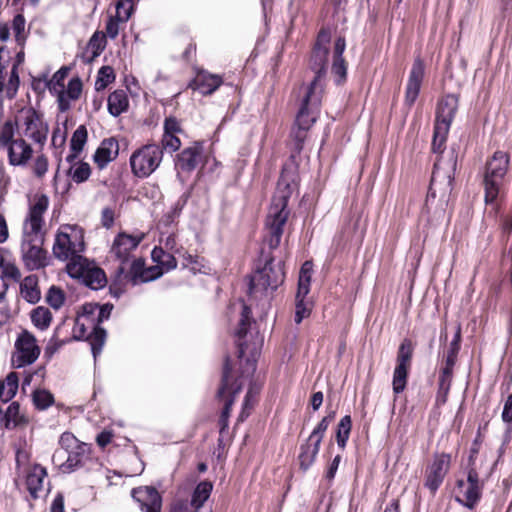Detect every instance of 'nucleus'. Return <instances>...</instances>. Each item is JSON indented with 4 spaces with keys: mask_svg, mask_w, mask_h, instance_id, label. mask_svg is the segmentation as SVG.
Segmentation results:
<instances>
[{
    "mask_svg": "<svg viewBox=\"0 0 512 512\" xmlns=\"http://www.w3.org/2000/svg\"><path fill=\"white\" fill-rule=\"evenodd\" d=\"M49 207V198L36 194L29 202L28 212L22 226L21 253L29 270H38L48 264V254L43 248L45 224L44 214Z\"/></svg>",
    "mask_w": 512,
    "mask_h": 512,
    "instance_id": "obj_1",
    "label": "nucleus"
},
{
    "mask_svg": "<svg viewBox=\"0 0 512 512\" xmlns=\"http://www.w3.org/2000/svg\"><path fill=\"white\" fill-rule=\"evenodd\" d=\"M292 177L287 170H283L277 183L276 193L273 196L271 206L266 218L268 234L266 241L271 249L279 246L283 234V227L287 222L289 211L288 199L291 195Z\"/></svg>",
    "mask_w": 512,
    "mask_h": 512,
    "instance_id": "obj_2",
    "label": "nucleus"
},
{
    "mask_svg": "<svg viewBox=\"0 0 512 512\" xmlns=\"http://www.w3.org/2000/svg\"><path fill=\"white\" fill-rule=\"evenodd\" d=\"M85 249L83 230L75 225H62L55 234L52 252L60 261L81 262L85 257L82 253Z\"/></svg>",
    "mask_w": 512,
    "mask_h": 512,
    "instance_id": "obj_3",
    "label": "nucleus"
},
{
    "mask_svg": "<svg viewBox=\"0 0 512 512\" xmlns=\"http://www.w3.org/2000/svg\"><path fill=\"white\" fill-rule=\"evenodd\" d=\"M510 163V156L504 151H496L486 162L484 189L486 204L494 203L500 194Z\"/></svg>",
    "mask_w": 512,
    "mask_h": 512,
    "instance_id": "obj_4",
    "label": "nucleus"
},
{
    "mask_svg": "<svg viewBox=\"0 0 512 512\" xmlns=\"http://www.w3.org/2000/svg\"><path fill=\"white\" fill-rule=\"evenodd\" d=\"M285 273L282 264H274L273 258L266 260L262 268H258L250 279L249 292L252 296H267L284 281Z\"/></svg>",
    "mask_w": 512,
    "mask_h": 512,
    "instance_id": "obj_5",
    "label": "nucleus"
},
{
    "mask_svg": "<svg viewBox=\"0 0 512 512\" xmlns=\"http://www.w3.org/2000/svg\"><path fill=\"white\" fill-rule=\"evenodd\" d=\"M458 109V97L454 94L446 95L438 104L432 149L434 152H442L450 125Z\"/></svg>",
    "mask_w": 512,
    "mask_h": 512,
    "instance_id": "obj_6",
    "label": "nucleus"
},
{
    "mask_svg": "<svg viewBox=\"0 0 512 512\" xmlns=\"http://www.w3.org/2000/svg\"><path fill=\"white\" fill-rule=\"evenodd\" d=\"M15 124L21 137H27L43 145L48 135V125L43 117L32 107H23L15 117Z\"/></svg>",
    "mask_w": 512,
    "mask_h": 512,
    "instance_id": "obj_7",
    "label": "nucleus"
},
{
    "mask_svg": "<svg viewBox=\"0 0 512 512\" xmlns=\"http://www.w3.org/2000/svg\"><path fill=\"white\" fill-rule=\"evenodd\" d=\"M163 151L156 144H147L137 149L130 156L132 173L138 178L150 176L160 165Z\"/></svg>",
    "mask_w": 512,
    "mask_h": 512,
    "instance_id": "obj_8",
    "label": "nucleus"
},
{
    "mask_svg": "<svg viewBox=\"0 0 512 512\" xmlns=\"http://www.w3.org/2000/svg\"><path fill=\"white\" fill-rule=\"evenodd\" d=\"M250 325L251 310L247 305L241 303V318L239 320V327L236 330L240 358H244L248 355L255 357L263 342L262 337L257 331L253 332L249 330Z\"/></svg>",
    "mask_w": 512,
    "mask_h": 512,
    "instance_id": "obj_9",
    "label": "nucleus"
},
{
    "mask_svg": "<svg viewBox=\"0 0 512 512\" xmlns=\"http://www.w3.org/2000/svg\"><path fill=\"white\" fill-rule=\"evenodd\" d=\"M73 335L76 339L85 337L89 339L94 358L101 353L106 339V331L95 324V317H91L84 308L75 320Z\"/></svg>",
    "mask_w": 512,
    "mask_h": 512,
    "instance_id": "obj_10",
    "label": "nucleus"
},
{
    "mask_svg": "<svg viewBox=\"0 0 512 512\" xmlns=\"http://www.w3.org/2000/svg\"><path fill=\"white\" fill-rule=\"evenodd\" d=\"M323 93L324 92H322V88L317 81L313 85H308L305 88L301 107L296 116V126L304 129H310V127L316 122L319 115Z\"/></svg>",
    "mask_w": 512,
    "mask_h": 512,
    "instance_id": "obj_11",
    "label": "nucleus"
},
{
    "mask_svg": "<svg viewBox=\"0 0 512 512\" xmlns=\"http://www.w3.org/2000/svg\"><path fill=\"white\" fill-rule=\"evenodd\" d=\"M41 348L36 337L28 330L20 332L15 340L11 363L14 368L33 364L39 357Z\"/></svg>",
    "mask_w": 512,
    "mask_h": 512,
    "instance_id": "obj_12",
    "label": "nucleus"
},
{
    "mask_svg": "<svg viewBox=\"0 0 512 512\" xmlns=\"http://www.w3.org/2000/svg\"><path fill=\"white\" fill-rule=\"evenodd\" d=\"M67 273L75 279L81 280L92 289L102 288L106 283V276L102 269L84 258L81 262L67 263Z\"/></svg>",
    "mask_w": 512,
    "mask_h": 512,
    "instance_id": "obj_13",
    "label": "nucleus"
},
{
    "mask_svg": "<svg viewBox=\"0 0 512 512\" xmlns=\"http://www.w3.org/2000/svg\"><path fill=\"white\" fill-rule=\"evenodd\" d=\"M329 43L330 33L326 30H321L310 60V67L314 71L315 76L309 85H313L317 81L322 88V92H324V76L328 61Z\"/></svg>",
    "mask_w": 512,
    "mask_h": 512,
    "instance_id": "obj_14",
    "label": "nucleus"
},
{
    "mask_svg": "<svg viewBox=\"0 0 512 512\" xmlns=\"http://www.w3.org/2000/svg\"><path fill=\"white\" fill-rule=\"evenodd\" d=\"M143 235H130L127 233H119L112 244L110 254L119 261L116 270L117 276H121L125 272V265L128 264L132 257V252L138 247L143 240Z\"/></svg>",
    "mask_w": 512,
    "mask_h": 512,
    "instance_id": "obj_15",
    "label": "nucleus"
},
{
    "mask_svg": "<svg viewBox=\"0 0 512 512\" xmlns=\"http://www.w3.org/2000/svg\"><path fill=\"white\" fill-rule=\"evenodd\" d=\"M454 168L455 163L452 160L446 166L440 160L435 162L428 196L435 198L439 194L441 198H445L450 194Z\"/></svg>",
    "mask_w": 512,
    "mask_h": 512,
    "instance_id": "obj_16",
    "label": "nucleus"
},
{
    "mask_svg": "<svg viewBox=\"0 0 512 512\" xmlns=\"http://www.w3.org/2000/svg\"><path fill=\"white\" fill-rule=\"evenodd\" d=\"M312 272V262H304L299 272L298 288L296 293L295 322L297 324L310 314L309 303L305 302V297L310 291Z\"/></svg>",
    "mask_w": 512,
    "mask_h": 512,
    "instance_id": "obj_17",
    "label": "nucleus"
},
{
    "mask_svg": "<svg viewBox=\"0 0 512 512\" xmlns=\"http://www.w3.org/2000/svg\"><path fill=\"white\" fill-rule=\"evenodd\" d=\"M230 371L231 366L229 364V360L226 359L223 369L222 386L218 391V397L224 400V408L219 419L221 432L228 427V419L235 395L242 389V383L236 385L230 383Z\"/></svg>",
    "mask_w": 512,
    "mask_h": 512,
    "instance_id": "obj_18",
    "label": "nucleus"
},
{
    "mask_svg": "<svg viewBox=\"0 0 512 512\" xmlns=\"http://www.w3.org/2000/svg\"><path fill=\"white\" fill-rule=\"evenodd\" d=\"M458 487L460 489V496L457 501L469 509H473L480 501L483 483L480 482L478 472L474 468H470L467 475V480H459Z\"/></svg>",
    "mask_w": 512,
    "mask_h": 512,
    "instance_id": "obj_19",
    "label": "nucleus"
},
{
    "mask_svg": "<svg viewBox=\"0 0 512 512\" xmlns=\"http://www.w3.org/2000/svg\"><path fill=\"white\" fill-rule=\"evenodd\" d=\"M89 452L90 447L86 443H82L66 454L63 450H56L52 456V461L60 467L62 472L71 473L83 465Z\"/></svg>",
    "mask_w": 512,
    "mask_h": 512,
    "instance_id": "obj_20",
    "label": "nucleus"
},
{
    "mask_svg": "<svg viewBox=\"0 0 512 512\" xmlns=\"http://www.w3.org/2000/svg\"><path fill=\"white\" fill-rule=\"evenodd\" d=\"M450 467V456L442 453L435 455L433 462L426 469L425 487L435 492L444 480Z\"/></svg>",
    "mask_w": 512,
    "mask_h": 512,
    "instance_id": "obj_21",
    "label": "nucleus"
},
{
    "mask_svg": "<svg viewBox=\"0 0 512 512\" xmlns=\"http://www.w3.org/2000/svg\"><path fill=\"white\" fill-rule=\"evenodd\" d=\"M424 72V62L421 58L417 57L413 62L406 86L405 101L409 106L413 105L418 97Z\"/></svg>",
    "mask_w": 512,
    "mask_h": 512,
    "instance_id": "obj_22",
    "label": "nucleus"
},
{
    "mask_svg": "<svg viewBox=\"0 0 512 512\" xmlns=\"http://www.w3.org/2000/svg\"><path fill=\"white\" fill-rule=\"evenodd\" d=\"M132 497L140 504L145 512H160L161 497L158 491L150 486L138 487L132 490Z\"/></svg>",
    "mask_w": 512,
    "mask_h": 512,
    "instance_id": "obj_23",
    "label": "nucleus"
},
{
    "mask_svg": "<svg viewBox=\"0 0 512 512\" xmlns=\"http://www.w3.org/2000/svg\"><path fill=\"white\" fill-rule=\"evenodd\" d=\"M69 68H60L52 78L47 82V88L50 93L57 97L59 110L65 112L69 109V100L65 93V79L68 76Z\"/></svg>",
    "mask_w": 512,
    "mask_h": 512,
    "instance_id": "obj_24",
    "label": "nucleus"
},
{
    "mask_svg": "<svg viewBox=\"0 0 512 512\" xmlns=\"http://www.w3.org/2000/svg\"><path fill=\"white\" fill-rule=\"evenodd\" d=\"M182 128L179 121L174 117H168L164 122V134L161 140L162 147L169 152L177 151L181 146L178 134H181Z\"/></svg>",
    "mask_w": 512,
    "mask_h": 512,
    "instance_id": "obj_25",
    "label": "nucleus"
},
{
    "mask_svg": "<svg viewBox=\"0 0 512 512\" xmlns=\"http://www.w3.org/2000/svg\"><path fill=\"white\" fill-rule=\"evenodd\" d=\"M9 163L13 166H24L32 158L33 149L24 138L20 137L7 148Z\"/></svg>",
    "mask_w": 512,
    "mask_h": 512,
    "instance_id": "obj_26",
    "label": "nucleus"
},
{
    "mask_svg": "<svg viewBox=\"0 0 512 512\" xmlns=\"http://www.w3.org/2000/svg\"><path fill=\"white\" fill-rule=\"evenodd\" d=\"M132 6L126 5L122 0H119L116 4V14L110 16L106 28L105 37L115 39L119 34L120 25L128 21L131 15Z\"/></svg>",
    "mask_w": 512,
    "mask_h": 512,
    "instance_id": "obj_27",
    "label": "nucleus"
},
{
    "mask_svg": "<svg viewBox=\"0 0 512 512\" xmlns=\"http://www.w3.org/2000/svg\"><path fill=\"white\" fill-rule=\"evenodd\" d=\"M221 76L210 74L206 71H199L195 78L189 83L188 87L198 90L203 95H209L215 92L222 84Z\"/></svg>",
    "mask_w": 512,
    "mask_h": 512,
    "instance_id": "obj_28",
    "label": "nucleus"
},
{
    "mask_svg": "<svg viewBox=\"0 0 512 512\" xmlns=\"http://www.w3.org/2000/svg\"><path fill=\"white\" fill-rule=\"evenodd\" d=\"M119 154V144L115 138L104 139L96 150L93 159L99 168H104Z\"/></svg>",
    "mask_w": 512,
    "mask_h": 512,
    "instance_id": "obj_29",
    "label": "nucleus"
},
{
    "mask_svg": "<svg viewBox=\"0 0 512 512\" xmlns=\"http://www.w3.org/2000/svg\"><path fill=\"white\" fill-rule=\"evenodd\" d=\"M202 147L195 143L193 146L185 148L178 156L176 167L184 172H191L198 166L201 158Z\"/></svg>",
    "mask_w": 512,
    "mask_h": 512,
    "instance_id": "obj_30",
    "label": "nucleus"
},
{
    "mask_svg": "<svg viewBox=\"0 0 512 512\" xmlns=\"http://www.w3.org/2000/svg\"><path fill=\"white\" fill-rule=\"evenodd\" d=\"M47 472L45 468L40 465L33 466L27 474L26 485L30 495L33 498H38L40 492L44 490L45 479Z\"/></svg>",
    "mask_w": 512,
    "mask_h": 512,
    "instance_id": "obj_31",
    "label": "nucleus"
},
{
    "mask_svg": "<svg viewBox=\"0 0 512 512\" xmlns=\"http://www.w3.org/2000/svg\"><path fill=\"white\" fill-rule=\"evenodd\" d=\"M322 441L308 437L307 441L301 445L299 453V463L303 470L309 469L316 460Z\"/></svg>",
    "mask_w": 512,
    "mask_h": 512,
    "instance_id": "obj_32",
    "label": "nucleus"
},
{
    "mask_svg": "<svg viewBox=\"0 0 512 512\" xmlns=\"http://www.w3.org/2000/svg\"><path fill=\"white\" fill-rule=\"evenodd\" d=\"M3 420L6 429L22 428L29 423L28 417L21 411L18 402H12L8 406L3 414Z\"/></svg>",
    "mask_w": 512,
    "mask_h": 512,
    "instance_id": "obj_33",
    "label": "nucleus"
},
{
    "mask_svg": "<svg viewBox=\"0 0 512 512\" xmlns=\"http://www.w3.org/2000/svg\"><path fill=\"white\" fill-rule=\"evenodd\" d=\"M145 266L144 261L142 259H134L131 263L128 262L125 265V272L121 276H117L120 281L126 280L132 282V284L137 285L142 283V275H144Z\"/></svg>",
    "mask_w": 512,
    "mask_h": 512,
    "instance_id": "obj_34",
    "label": "nucleus"
},
{
    "mask_svg": "<svg viewBox=\"0 0 512 512\" xmlns=\"http://www.w3.org/2000/svg\"><path fill=\"white\" fill-rule=\"evenodd\" d=\"M129 100L124 90H116L108 97V111L113 116H119L128 109Z\"/></svg>",
    "mask_w": 512,
    "mask_h": 512,
    "instance_id": "obj_35",
    "label": "nucleus"
},
{
    "mask_svg": "<svg viewBox=\"0 0 512 512\" xmlns=\"http://www.w3.org/2000/svg\"><path fill=\"white\" fill-rule=\"evenodd\" d=\"M20 292L26 301L36 303L40 299L37 277L34 275L25 277L20 284Z\"/></svg>",
    "mask_w": 512,
    "mask_h": 512,
    "instance_id": "obj_36",
    "label": "nucleus"
},
{
    "mask_svg": "<svg viewBox=\"0 0 512 512\" xmlns=\"http://www.w3.org/2000/svg\"><path fill=\"white\" fill-rule=\"evenodd\" d=\"M18 381L19 378L15 372H10L3 381H0V401L8 402L16 395Z\"/></svg>",
    "mask_w": 512,
    "mask_h": 512,
    "instance_id": "obj_37",
    "label": "nucleus"
},
{
    "mask_svg": "<svg viewBox=\"0 0 512 512\" xmlns=\"http://www.w3.org/2000/svg\"><path fill=\"white\" fill-rule=\"evenodd\" d=\"M151 257L157 265L164 271H169L177 266V261L170 251L165 250L162 246L155 247L152 250Z\"/></svg>",
    "mask_w": 512,
    "mask_h": 512,
    "instance_id": "obj_38",
    "label": "nucleus"
},
{
    "mask_svg": "<svg viewBox=\"0 0 512 512\" xmlns=\"http://www.w3.org/2000/svg\"><path fill=\"white\" fill-rule=\"evenodd\" d=\"M31 321L39 330H46L52 321V314L46 307L39 306L31 311Z\"/></svg>",
    "mask_w": 512,
    "mask_h": 512,
    "instance_id": "obj_39",
    "label": "nucleus"
},
{
    "mask_svg": "<svg viewBox=\"0 0 512 512\" xmlns=\"http://www.w3.org/2000/svg\"><path fill=\"white\" fill-rule=\"evenodd\" d=\"M67 173L75 183H82L90 177L91 168L88 163L78 161L69 167Z\"/></svg>",
    "mask_w": 512,
    "mask_h": 512,
    "instance_id": "obj_40",
    "label": "nucleus"
},
{
    "mask_svg": "<svg viewBox=\"0 0 512 512\" xmlns=\"http://www.w3.org/2000/svg\"><path fill=\"white\" fill-rule=\"evenodd\" d=\"M211 491L212 484L210 482L204 481L197 485L191 500V506L195 508L194 512L202 507L204 502L209 498Z\"/></svg>",
    "mask_w": 512,
    "mask_h": 512,
    "instance_id": "obj_41",
    "label": "nucleus"
},
{
    "mask_svg": "<svg viewBox=\"0 0 512 512\" xmlns=\"http://www.w3.org/2000/svg\"><path fill=\"white\" fill-rule=\"evenodd\" d=\"M85 311L91 315V317H95V324L99 326L101 322L107 320L110 317V314L113 309V305L104 304L99 306L97 304H86L83 306Z\"/></svg>",
    "mask_w": 512,
    "mask_h": 512,
    "instance_id": "obj_42",
    "label": "nucleus"
},
{
    "mask_svg": "<svg viewBox=\"0 0 512 512\" xmlns=\"http://www.w3.org/2000/svg\"><path fill=\"white\" fill-rule=\"evenodd\" d=\"M412 353V343L410 340L405 339L399 347L396 366H401L402 368L410 369Z\"/></svg>",
    "mask_w": 512,
    "mask_h": 512,
    "instance_id": "obj_43",
    "label": "nucleus"
},
{
    "mask_svg": "<svg viewBox=\"0 0 512 512\" xmlns=\"http://www.w3.org/2000/svg\"><path fill=\"white\" fill-rule=\"evenodd\" d=\"M352 421L349 415L341 418L336 432V441L339 447L344 448L349 438Z\"/></svg>",
    "mask_w": 512,
    "mask_h": 512,
    "instance_id": "obj_44",
    "label": "nucleus"
},
{
    "mask_svg": "<svg viewBox=\"0 0 512 512\" xmlns=\"http://www.w3.org/2000/svg\"><path fill=\"white\" fill-rule=\"evenodd\" d=\"M26 20L22 14H17L12 21V30L17 44L22 47L25 44L27 32L25 29Z\"/></svg>",
    "mask_w": 512,
    "mask_h": 512,
    "instance_id": "obj_45",
    "label": "nucleus"
},
{
    "mask_svg": "<svg viewBox=\"0 0 512 512\" xmlns=\"http://www.w3.org/2000/svg\"><path fill=\"white\" fill-rule=\"evenodd\" d=\"M15 121L8 120L6 121L0 131V146L7 148L12 143L15 142Z\"/></svg>",
    "mask_w": 512,
    "mask_h": 512,
    "instance_id": "obj_46",
    "label": "nucleus"
},
{
    "mask_svg": "<svg viewBox=\"0 0 512 512\" xmlns=\"http://www.w3.org/2000/svg\"><path fill=\"white\" fill-rule=\"evenodd\" d=\"M408 371L409 368H402L401 366L395 367L392 381L394 393L399 394L405 389Z\"/></svg>",
    "mask_w": 512,
    "mask_h": 512,
    "instance_id": "obj_47",
    "label": "nucleus"
},
{
    "mask_svg": "<svg viewBox=\"0 0 512 512\" xmlns=\"http://www.w3.org/2000/svg\"><path fill=\"white\" fill-rule=\"evenodd\" d=\"M453 367L454 364L452 357H446L445 366L443 367L439 377V385L442 390H450Z\"/></svg>",
    "mask_w": 512,
    "mask_h": 512,
    "instance_id": "obj_48",
    "label": "nucleus"
},
{
    "mask_svg": "<svg viewBox=\"0 0 512 512\" xmlns=\"http://www.w3.org/2000/svg\"><path fill=\"white\" fill-rule=\"evenodd\" d=\"M87 140V130L81 125L73 133L70 141V149L75 152H81Z\"/></svg>",
    "mask_w": 512,
    "mask_h": 512,
    "instance_id": "obj_49",
    "label": "nucleus"
},
{
    "mask_svg": "<svg viewBox=\"0 0 512 512\" xmlns=\"http://www.w3.org/2000/svg\"><path fill=\"white\" fill-rule=\"evenodd\" d=\"M115 79V75L113 69L109 66H103L100 68L98 72V77L95 82L96 90H102L107 87V85L113 82Z\"/></svg>",
    "mask_w": 512,
    "mask_h": 512,
    "instance_id": "obj_50",
    "label": "nucleus"
},
{
    "mask_svg": "<svg viewBox=\"0 0 512 512\" xmlns=\"http://www.w3.org/2000/svg\"><path fill=\"white\" fill-rule=\"evenodd\" d=\"M19 84H20V80H19L18 68H17V65H13V67L10 71V76H9L7 85H6V97L7 98L13 99L16 96L18 89H19Z\"/></svg>",
    "mask_w": 512,
    "mask_h": 512,
    "instance_id": "obj_51",
    "label": "nucleus"
},
{
    "mask_svg": "<svg viewBox=\"0 0 512 512\" xmlns=\"http://www.w3.org/2000/svg\"><path fill=\"white\" fill-rule=\"evenodd\" d=\"M33 402L38 409L44 410L52 405L53 395L47 390H36L33 394Z\"/></svg>",
    "mask_w": 512,
    "mask_h": 512,
    "instance_id": "obj_52",
    "label": "nucleus"
},
{
    "mask_svg": "<svg viewBox=\"0 0 512 512\" xmlns=\"http://www.w3.org/2000/svg\"><path fill=\"white\" fill-rule=\"evenodd\" d=\"M46 300L52 308L59 309L64 304V292L61 289L52 286L47 293Z\"/></svg>",
    "mask_w": 512,
    "mask_h": 512,
    "instance_id": "obj_53",
    "label": "nucleus"
},
{
    "mask_svg": "<svg viewBox=\"0 0 512 512\" xmlns=\"http://www.w3.org/2000/svg\"><path fill=\"white\" fill-rule=\"evenodd\" d=\"M334 417H335L334 412H331L329 415L325 416L317 424V426L313 429V431L311 432V434L309 436H311L313 439L322 441V439L325 435V432L327 431L328 426L333 421Z\"/></svg>",
    "mask_w": 512,
    "mask_h": 512,
    "instance_id": "obj_54",
    "label": "nucleus"
},
{
    "mask_svg": "<svg viewBox=\"0 0 512 512\" xmlns=\"http://www.w3.org/2000/svg\"><path fill=\"white\" fill-rule=\"evenodd\" d=\"M82 92V81L78 78H72L65 89L66 98L70 101L77 100Z\"/></svg>",
    "mask_w": 512,
    "mask_h": 512,
    "instance_id": "obj_55",
    "label": "nucleus"
},
{
    "mask_svg": "<svg viewBox=\"0 0 512 512\" xmlns=\"http://www.w3.org/2000/svg\"><path fill=\"white\" fill-rule=\"evenodd\" d=\"M81 444L82 443H80L72 433L65 432L61 435L59 439V445L61 447L59 450L65 451L66 454L67 452L77 448Z\"/></svg>",
    "mask_w": 512,
    "mask_h": 512,
    "instance_id": "obj_56",
    "label": "nucleus"
},
{
    "mask_svg": "<svg viewBox=\"0 0 512 512\" xmlns=\"http://www.w3.org/2000/svg\"><path fill=\"white\" fill-rule=\"evenodd\" d=\"M332 72L335 76L338 77V79H336L337 84L342 83L346 79L347 66L344 59L333 61Z\"/></svg>",
    "mask_w": 512,
    "mask_h": 512,
    "instance_id": "obj_57",
    "label": "nucleus"
},
{
    "mask_svg": "<svg viewBox=\"0 0 512 512\" xmlns=\"http://www.w3.org/2000/svg\"><path fill=\"white\" fill-rule=\"evenodd\" d=\"M309 129H304L302 127H294L292 132H291V135H292V138L294 140V145H295V150H297L298 152L302 149L303 147V143L306 139V136H307V131Z\"/></svg>",
    "mask_w": 512,
    "mask_h": 512,
    "instance_id": "obj_58",
    "label": "nucleus"
},
{
    "mask_svg": "<svg viewBox=\"0 0 512 512\" xmlns=\"http://www.w3.org/2000/svg\"><path fill=\"white\" fill-rule=\"evenodd\" d=\"M6 292V285L4 282L1 281V289H0V325L5 324L10 315H9V309L4 301Z\"/></svg>",
    "mask_w": 512,
    "mask_h": 512,
    "instance_id": "obj_59",
    "label": "nucleus"
},
{
    "mask_svg": "<svg viewBox=\"0 0 512 512\" xmlns=\"http://www.w3.org/2000/svg\"><path fill=\"white\" fill-rule=\"evenodd\" d=\"M89 45L95 53L102 51L106 46L105 34L101 32H95L90 39Z\"/></svg>",
    "mask_w": 512,
    "mask_h": 512,
    "instance_id": "obj_60",
    "label": "nucleus"
},
{
    "mask_svg": "<svg viewBox=\"0 0 512 512\" xmlns=\"http://www.w3.org/2000/svg\"><path fill=\"white\" fill-rule=\"evenodd\" d=\"M501 418L505 424L512 427V394L508 395L504 402Z\"/></svg>",
    "mask_w": 512,
    "mask_h": 512,
    "instance_id": "obj_61",
    "label": "nucleus"
},
{
    "mask_svg": "<svg viewBox=\"0 0 512 512\" xmlns=\"http://www.w3.org/2000/svg\"><path fill=\"white\" fill-rule=\"evenodd\" d=\"M48 169V161L44 155H40L36 158L34 163V173L38 177H42Z\"/></svg>",
    "mask_w": 512,
    "mask_h": 512,
    "instance_id": "obj_62",
    "label": "nucleus"
},
{
    "mask_svg": "<svg viewBox=\"0 0 512 512\" xmlns=\"http://www.w3.org/2000/svg\"><path fill=\"white\" fill-rule=\"evenodd\" d=\"M163 274L162 268L158 265L145 268L144 275H142V282H148L157 279Z\"/></svg>",
    "mask_w": 512,
    "mask_h": 512,
    "instance_id": "obj_63",
    "label": "nucleus"
},
{
    "mask_svg": "<svg viewBox=\"0 0 512 512\" xmlns=\"http://www.w3.org/2000/svg\"><path fill=\"white\" fill-rule=\"evenodd\" d=\"M3 273L7 278L13 279L15 281L21 280V272L19 268L14 264H6L4 266Z\"/></svg>",
    "mask_w": 512,
    "mask_h": 512,
    "instance_id": "obj_64",
    "label": "nucleus"
}]
</instances>
